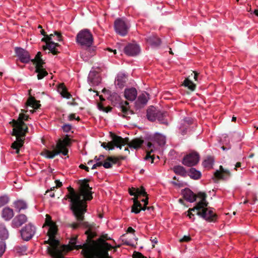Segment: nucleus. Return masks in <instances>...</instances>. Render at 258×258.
<instances>
[{"mask_svg": "<svg viewBox=\"0 0 258 258\" xmlns=\"http://www.w3.org/2000/svg\"><path fill=\"white\" fill-rule=\"evenodd\" d=\"M22 113L19 114L18 119L16 120L13 119L10 122L13 127L12 135L16 137V141L14 142L11 148L16 150L15 153L18 154L20 152V149L24 144L25 137L26 133L28 132V128L24 120H27L28 116L25 114L27 110L21 109Z\"/></svg>", "mask_w": 258, "mask_h": 258, "instance_id": "1", "label": "nucleus"}, {"mask_svg": "<svg viewBox=\"0 0 258 258\" xmlns=\"http://www.w3.org/2000/svg\"><path fill=\"white\" fill-rule=\"evenodd\" d=\"M91 227L88 228L89 229L86 231L85 234L87 235V237L86 242L83 244L77 245V236H73L70 240V244L74 249H83L82 253L85 258H96L97 250L94 247V245L92 241H94L93 239L96 237L97 234L96 232H92L91 229L95 225L94 223L90 224Z\"/></svg>", "mask_w": 258, "mask_h": 258, "instance_id": "2", "label": "nucleus"}, {"mask_svg": "<svg viewBox=\"0 0 258 258\" xmlns=\"http://www.w3.org/2000/svg\"><path fill=\"white\" fill-rule=\"evenodd\" d=\"M197 198L201 199L200 201L196 203L190 210L197 211V215L203 218L209 222H216L218 219V215L213 211V208L208 207L209 203L207 201V194L205 192H199Z\"/></svg>", "mask_w": 258, "mask_h": 258, "instance_id": "3", "label": "nucleus"}, {"mask_svg": "<svg viewBox=\"0 0 258 258\" xmlns=\"http://www.w3.org/2000/svg\"><path fill=\"white\" fill-rule=\"evenodd\" d=\"M112 240L115 243L114 239H112L107 234L102 233L96 241H92L94 247L97 250L96 258H112L108 253V251L112 249V246L106 242V240Z\"/></svg>", "mask_w": 258, "mask_h": 258, "instance_id": "4", "label": "nucleus"}, {"mask_svg": "<svg viewBox=\"0 0 258 258\" xmlns=\"http://www.w3.org/2000/svg\"><path fill=\"white\" fill-rule=\"evenodd\" d=\"M45 244H49L50 246H48L47 250L49 254L53 258H63V253H66L71 250V246L70 242L68 245H60L59 240L55 238H50L48 240L44 241Z\"/></svg>", "mask_w": 258, "mask_h": 258, "instance_id": "5", "label": "nucleus"}, {"mask_svg": "<svg viewBox=\"0 0 258 258\" xmlns=\"http://www.w3.org/2000/svg\"><path fill=\"white\" fill-rule=\"evenodd\" d=\"M89 180L87 179L80 180V186L78 192H76L71 186L67 187V189H69L72 194L77 196V198H79L81 201H82L83 205L86 209L87 207V201H91L93 199V192L91 191L92 188L89 186Z\"/></svg>", "mask_w": 258, "mask_h": 258, "instance_id": "6", "label": "nucleus"}, {"mask_svg": "<svg viewBox=\"0 0 258 258\" xmlns=\"http://www.w3.org/2000/svg\"><path fill=\"white\" fill-rule=\"evenodd\" d=\"M69 194H67L63 200L70 199L71 202V210L72 211L77 220L82 221L84 219V214L87 209L83 205V203L81 199L77 198V196L71 194L70 190L68 189Z\"/></svg>", "mask_w": 258, "mask_h": 258, "instance_id": "7", "label": "nucleus"}, {"mask_svg": "<svg viewBox=\"0 0 258 258\" xmlns=\"http://www.w3.org/2000/svg\"><path fill=\"white\" fill-rule=\"evenodd\" d=\"M54 35L57 36V41H60L62 40L61 33L54 31L53 34L47 35L46 37L42 38L41 41L46 43V44L42 46L44 50L48 49L49 50V53H51L53 55H57L60 52L59 48L60 47V45L58 43H55L51 40L52 37Z\"/></svg>", "mask_w": 258, "mask_h": 258, "instance_id": "8", "label": "nucleus"}, {"mask_svg": "<svg viewBox=\"0 0 258 258\" xmlns=\"http://www.w3.org/2000/svg\"><path fill=\"white\" fill-rule=\"evenodd\" d=\"M52 148L53 149L52 151L44 149L41 152L40 155L46 158L53 159L55 156L61 153L64 156L67 155V157H69L68 155L69 150L67 148L66 145L62 142V140L59 139L55 147L53 145Z\"/></svg>", "mask_w": 258, "mask_h": 258, "instance_id": "9", "label": "nucleus"}, {"mask_svg": "<svg viewBox=\"0 0 258 258\" xmlns=\"http://www.w3.org/2000/svg\"><path fill=\"white\" fill-rule=\"evenodd\" d=\"M157 142L159 145L162 146L165 144V137L159 134H155L153 137L151 138V141H149L147 143V148L148 150L147 151V155L145 157V160H151L152 163L154 162V156H151V153L154 151L155 149L154 144L152 142Z\"/></svg>", "mask_w": 258, "mask_h": 258, "instance_id": "10", "label": "nucleus"}, {"mask_svg": "<svg viewBox=\"0 0 258 258\" xmlns=\"http://www.w3.org/2000/svg\"><path fill=\"white\" fill-rule=\"evenodd\" d=\"M110 135L112 141L108 143L103 142L101 144V146L105 149L112 150L115 147L121 149L122 146L125 145V143L127 142L128 139H123L121 137L117 136L111 132L110 133Z\"/></svg>", "mask_w": 258, "mask_h": 258, "instance_id": "11", "label": "nucleus"}, {"mask_svg": "<svg viewBox=\"0 0 258 258\" xmlns=\"http://www.w3.org/2000/svg\"><path fill=\"white\" fill-rule=\"evenodd\" d=\"M76 41L82 46H91L93 42V35L89 30L84 29L77 34Z\"/></svg>", "mask_w": 258, "mask_h": 258, "instance_id": "12", "label": "nucleus"}, {"mask_svg": "<svg viewBox=\"0 0 258 258\" xmlns=\"http://www.w3.org/2000/svg\"><path fill=\"white\" fill-rule=\"evenodd\" d=\"M22 238L25 241H29L34 235L36 232L35 227L31 223H29L24 227L20 231Z\"/></svg>", "mask_w": 258, "mask_h": 258, "instance_id": "13", "label": "nucleus"}, {"mask_svg": "<svg viewBox=\"0 0 258 258\" xmlns=\"http://www.w3.org/2000/svg\"><path fill=\"white\" fill-rule=\"evenodd\" d=\"M114 29L116 32L119 35L124 36L128 30V26L122 19H117L114 22Z\"/></svg>", "mask_w": 258, "mask_h": 258, "instance_id": "14", "label": "nucleus"}, {"mask_svg": "<svg viewBox=\"0 0 258 258\" xmlns=\"http://www.w3.org/2000/svg\"><path fill=\"white\" fill-rule=\"evenodd\" d=\"M200 156L195 152L186 155L183 159L182 163L187 166L191 167L196 165L199 161Z\"/></svg>", "mask_w": 258, "mask_h": 258, "instance_id": "15", "label": "nucleus"}, {"mask_svg": "<svg viewBox=\"0 0 258 258\" xmlns=\"http://www.w3.org/2000/svg\"><path fill=\"white\" fill-rule=\"evenodd\" d=\"M15 52L22 62L28 63L30 60V54L25 49L20 47H16L15 48Z\"/></svg>", "mask_w": 258, "mask_h": 258, "instance_id": "16", "label": "nucleus"}, {"mask_svg": "<svg viewBox=\"0 0 258 258\" xmlns=\"http://www.w3.org/2000/svg\"><path fill=\"white\" fill-rule=\"evenodd\" d=\"M230 176V172L225 169L222 165L220 166L219 170H216L214 173V176L217 179L227 180Z\"/></svg>", "mask_w": 258, "mask_h": 258, "instance_id": "17", "label": "nucleus"}, {"mask_svg": "<svg viewBox=\"0 0 258 258\" xmlns=\"http://www.w3.org/2000/svg\"><path fill=\"white\" fill-rule=\"evenodd\" d=\"M133 200L134 204L132 207V212L135 214L139 213L141 210L145 211L146 209L150 210V209H153V207H147V205L145 204L144 206L142 207L137 198H134Z\"/></svg>", "mask_w": 258, "mask_h": 258, "instance_id": "18", "label": "nucleus"}, {"mask_svg": "<svg viewBox=\"0 0 258 258\" xmlns=\"http://www.w3.org/2000/svg\"><path fill=\"white\" fill-rule=\"evenodd\" d=\"M140 51L139 46L136 44H128L124 48V53L128 56L137 55Z\"/></svg>", "mask_w": 258, "mask_h": 258, "instance_id": "19", "label": "nucleus"}, {"mask_svg": "<svg viewBox=\"0 0 258 258\" xmlns=\"http://www.w3.org/2000/svg\"><path fill=\"white\" fill-rule=\"evenodd\" d=\"M27 221V217L24 214L16 216L12 222V226L14 228H18Z\"/></svg>", "mask_w": 258, "mask_h": 258, "instance_id": "20", "label": "nucleus"}, {"mask_svg": "<svg viewBox=\"0 0 258 258\" xmlns=\"http://www.w3.org/2000/svg\"><path fill=\"white\" fill-rule=\"evenodd\" d=\"M86 48L83 49L81 53V57L85 61H87L89 58L94 56L95 54V49L94 47L91 46H86Z\"/></svg>", "mask_w": 258, "mask_h": 258, "instance_id": "21", "label": "nucleus"}, {"mask_svg": "<svg viewBox=\"0 0 258 258\" xmlns=\"http://www.w3.org/2000/svg\"><path fill=\"white\" fill-rule=\"evenodd\" d=\"M128 139L127 142L125 143V145H127L130 148H134L135 149H138L140 148L144 143V141L139 138H135L132 140L131 141H130V140L128 138H123V139Z\"/></svg>", "mask_w": 258, "mask_h": 258, "instance_id": "22", "label": "nucleus"}, {"mask_svg": "<svg viewBox=\"0 0 258 258\" xmlns=\"http://www.w3.org/2000/svg\"><path fill=\"white\" fill-rule=\"evenodd\" d=\"M184 199L187 201L193 203L196 201L197 196L189 188H185L182 190Z\"/></svg>", "mask_w": 258, "mask_h": 258, "instance_id": "23", "label": "nucleus"}, {"mask_svg": "<svg viewBox=\"0 0 258 258\" xmlns=\"http://www.w3.org/2000/svg\"><path fill=\"white\" fill-rule=\"evenodd\" d=\"M149 100L148 94L147 93H142L140 95L136 101V106L138 108L144 107L147 103Z\"/></svg>", "mask_w": 258, "mask_h": 258, "instance_id": "24", "label": "nucleus"}, {"mask_svg": "<svg viewBox=\"0 0 258 258\" xmlns=\"http://www.w3.org/2000/svg\"><path fill=\"white\" fill-rule=\"evenodd\" d=\"M124 94V97L127 100L133 101L137 98V91L135 88L126 89Z\"/></svg>", "mask_w": 258, "mask_h": 258, "instance_id": "25", "label": "nucleus"}, {"mask_svg": "<svg viewBox=\"0 0 258 258\" xmlns=\"http://www.w3.org/2000/svg\"><path fill=\"white\" fill-rule=\"evenodd\" d=\"M120 105L121 110L123 114V116L124 117H128V115L134 114V112L130 109L129 103L127 101H122Z\"/></svg>", "mask_w": 258, "mask_h": 258, "instance_id": "26", "label": "nucleus"}, {"mask_svg": "<svg viewBox=\"0 0 258 258\" xmlns=\"http://www.w3.org/2000/svg\"><path fill=\"white\" fill-rule=\"evenodd\" d=\"M159 111V110L157 109L156 108L153 106H151L147 110V118L151 121H155L156 120Z\"/></svg>", "mask_w": 258, "mask_h": 258, "instance_id": "27", "label": "nucleus"}, {"mask_svg": "<svg viewBox=\"0 0 258 258\" xmlns=\"http://www.w3.org/2000/svg\"><path fill=\"white\" fill-rule=\"evenodd\" d=\"M148 43L154 47L159 46L161 44V40L155 35L150 36L146 38Z\"/></svg>", "mask_w": 258, "mask_h": 258, "instance_id": "28", "label": "nucleus"}, {"mask_svg": "<svg viewBox=\"0 0 258 258\" xmlns=\"http://www.w3.org/2000/svg\"><path fill=\"white\" fill-rule=\"evenodd\" d=\"M2 217L6 221H9L14 215L13 210L9 207H5L2 211Z\"/></svg>", "mask_w": 258, "mask_h": 258, "instance_id": "29", "label": "nucleus"}, {"mask_svg": "<svg viewBox=\"0 0 258 258\" xmlns=\"http://www.w3.org/2000/svg\"><path fill=\"white\" fill-rule=\"evenodd\" d=\"M39 103V101L36 100L34 97L30 96L26 102L25 106L26 107L29 106L32 107L34 109H38L41 106Z\"/></svg>", "mask_w": 258, "mask_h": 258, "instance_id": "30", "label": "nucleus"}, {"mask_svg": "<svg viewBox=\"0 0 258 258\" xmlns=\"http://www.w3.org/2000/svg\"><path fill=\"white\" fill-rule=\"evenodd\" d=\"M58 91L63 98L69 99L72 97V95L68 91L66 87L63 83L58 85Z\"/></svg>", "mask_w": 258, "mask_h": 258, "instance_id": "31", "label": "nucleus"}, {"mask_svg": "<svg viewBox=\"0 0 258 258\" xmlns=\"http://www.w3.org/2000/svg\"><path fill=\"white\" fill-rule=\"evenodd\" d=\"M35 72L38 74L37 78L38 80L43 79L48 75V73L43 68V65L42 66H35Z\"/></svg>", "mask_w": 258, "mask_h": 258, "instance_id": "32", "label": "nucleus"}, {"mask_svg": "<svg viewBox=\"0 0 258 258\" xmlns=\"http://www.w3.org/2000/svg\"><path fill=\"white\" fill-rule=\"evenodd\" d=\"M49 229L47 232V235L50 238H55V235L57 232V227L56 224L49 225Z\"/></svg>", "mask_w": 258, "mask_h": 258, "instance_id": "33", "label": "nucleus"}, {"mask_svg": "<svg viewBox=\"0 0 258 258\" xmlns=\"http://www.w3.org/2000/svg\"><path fill=\"white\" fill-rule=\"evenodd\" d=\"M42 54L41 52L39 51L37 52L35 58L31 59V61L33 64H35V66H42L45 63L44 60L41 58Z\"/></svg>", "mask_w": 258, "mask_h": 258, "instance_id": "34", "label": "nucleus"}, {"mask_svg": "<svg viewBox=\"0 0 258 258\" xmlns=\"http://www.w3.org/2000/svg\"><path fill=\"white\" fill-rule=\"evenodd\" d=\"M188 175L194 179H199L201 177V172L195 168H191L189 169Z\"/></svg>", "mask_w": 258, "mask_h": 258, "instance_id": "35", "label": "nucleus"}, {"mask_svg": "<svg viewBox=\"0 0 258 258\" xmlns=\"http://www.w3.org/2000/svg\"><path fill=\"white\" fill-rule=\"evenodd\" d=\"M83 220L84 219L82 220V221H79L77 220V221H79V223H72L70 225V227H72L73 229H77L80 226V225H81L85 228H90L91 225H90V224L88 222H83Z\"/></svg>", "mask_w": 258, "mask_h": 258, "instance_id": "36", "label": "nucleus"}, {"mask_svg": "<svg viewBox=\"0 0 258 258\" xmlns=\"http://www.w3.org/2000/svg\"><path fill=\"white\" fill-rule=\"evenodd\" d=\"M103 166L105 168H110L112 167V164L110 162L107 160V159L104 162H98L96 164H94L92 167V169L97 168L98 167Z\"/></svg>", "mask_w": 258, "mask_h": 258, "instance_id": "37", "label": "nucleus"}, {"mask_svg": "<svg viewBox=\"0 0 258 258\" xmlns=\"http://www.w3.org/2000/svg\"><path fill=\"white\" fill-rule=\"evenodd\" d=\"M9 237L8 230L4 224H0V238L2 239H7Z\"/></svg>", "mask_w": 258, "mask_h": 258, "instance_id": "38", "label": "nucleus"}, {"mask_svg": "<svg viewBox=\"0 0 258 258\" xmlns=\"http://www.w3.org/2000/svg\"><path fill=\"white\" fill-rule=\"evenodd\" d=\"M173 170L176 174L180 175L182 176H185L186 175V172L185 169L181 166H175Z\"/></svg>", "mask_w": 258, "mask_h": 258, "instance_id": "39", "label": "nucleus"}, {"mask_svg": "<svg viewBox=\"0 0 258 258\" xmlns=\"http://www.w3.org/2000/svg\"><path fill=\"white\" fill-rule=\"evenodd\" d=\"M14 205L15 208L19 210V212H20L21 210H24L27 208V204L26 202L22 200L16 201L14 203Z\"/></svg>", "mask_w": 258, "mask_h": 258, "instance_id": "40", "label": "nucleus"}, {"mask_svg": "<svg viewBox=\"0 0 258 258\" xmlns=\"http://www.w3.org/2000/svg\"><path fill=\"white\" fill-rule=\"evenodd\" d=\"M183 85L185 87L188 88L190 91H193L196 89V85L195 84L191 81L188 79V78H186L184 82Z\"/></svg>", "mask_w": 258, "mask_h": 258, "instance_id": "41", "label": "nucleus"}, {"mask_svg": "<svg viewBox=\"0 0 258 258\" xmlns=\"http://www.w3.org/2000/svg\"><path fill=\"white\" fill-rule=\"evenodd\" d=\"M214 159L211 156H208L203 162V165L204 167L211 168L213 164Z\"/></svg>", "mask_w": 258, "mask_h": 258, "instance_id": "42", "label": "nucleus"}, {"mask_svg": "<svg viewBox=\"0 0 258 258\" xmlns=\"http://www.w3.org/2000/svg\"><path fill=\"white\" fill-rule=\"evenodd\" d=\"M125 158V157L122 156H119L118 157H115V156H108L107 158V160H108L110 163L112 164H116L117 163L119 160H124Z\"/></svg>", "mask_w": 258, "mask_h": 258, "instance_id": "43", "label": "nucleus"}, {"mask_svg": "<svg viewBox=\"0 0 258 258\" xmlns=\"http://www.w3.org/2000/svg\"><path fill=\"white\" fill-rule=\"evenodd\" d=\"M165 112H161L160 110L159 113L157 115L156 119H157L160 122L163 124H167V121L165 120L164 118L165 116Z\"/></svg>", "mask_w": 258, "mask_h": 258, "instance_id": "44", "label": "nucleus"}, {"mask_svg": "<svg viewBox=\"0 0 258 258\" xmlns=\"http://www.w3.org/2000/svg\"><path fill=\"white\" fill-rule=\"evenodd\" d=\"M15 250L20 254H24L27 250V247L25 246H17L15 247Z\"/></svg>", "mask_w": 258, "mask_h": 258, "instance_id": "45", "label": "nucleus"}, {"mask_svg": "<svg viewBox=\"0 0 258 258\" xmlns=\"http://www.w3.org/2000/svg\"><path fill=\"white\" fill-rule=\"evenodd\" d=\"M139 196H147V194L143 186L141 188H137V197L138 198Z\"/></svg>", "mask_w": 258, "mask_h": 258, "instance_id": "46", "label": "nucleus"}, {"mask_svg": "<svg viewBox=\"0 0 258 258\" xmlns=\"http://www.w3.org/2000/svg\"><path fill=\"white\" fill-rule=\"evenodd\" d=\"M9 201V198L7 196L0 197V207L7 204Z\"/></svg>", "mask_w": 258, "mask_h": 258, "instance_id": "47", "label": "nucleus"}, {"mask_svg": "<svg viewBox=\"0 0 258 258\" xmlns=\"http://www.w3.org/2000/svg\"><path fill=\"white\" fill-rule=\"evenodd\" d=\"M62 142L66 145V146H70L71 145V140L70 139L68 135H66L64 138L62 140Z\"/></svg>", "mask_w": 258, "mask_h": 258, "instance_id": "48", "label": "nucleus"}, {"mask_svg": "<svg viewBox=\"0 0 258 258\" xmlns=\"http://www.w3.org/2000/svg\"><path fill=\"white\" fill-rule=\"evenodd\" d=\"M54 224L51 220V217L50 215H46L45 224L47 226Z\"/></svg>", "mask_w": 258, "mask_h": 258, "instance_id": "49", "label": "nucleus"}, {"mask_svg": "<svg viewBox=\"0 0 258 258\" xmlns=\"http://www.w3.org/2000/svg\"><path fill=\"white\" fill-rule=\"evenodd\" d=\"M133 258H147L143 255L141 252L134 251L133 254Z\"/></svg>", "mask_w": 258, "mask_h": 258, "instance_id": "50", "label": "nucleus"}, {"mask_svg": "<svg viewBox=\"0 0 258 258\" xmlns=\"http://www.w3.org/2000/svg\"><path fill=\"white\" fill-rule=\"evenodd\" d=\"M188 126L182 124L181 125L180 127V130L181 131V133L182 135H184L187 133V131L188 130Z\"/></svg>", "mask_w": 258, "mask_h": 258, "instance_id": "51", "label": "nucleus"}, {"mask_svg": "<svg viewBox=\"0 0 258 258\" xmlns=\"http://www.w3.org/2000/svg\"><path fill=\"white\" fill-rule=\"evenodd\" d=\"M128 192L130 195L134 196V198H138L137 197V188L135 187H132L131 188L128 189Z\"/></svg>", "mask_w": 258, "mask_h": 258, "instance_id": "52", "label": "nucleus"}, {"mask_svg": "<svg viewBox=\"0 0 258 258\" xmlns=\"http://www.w3.org/2000/svg\"><path fill=\"white\" fill-rule=\"evenodd\" d=\"M62 128L64 132L68 133L71 130L72 126L69 124H65L62 126Z\"/></svg>", "mask_w": 258, "mask_h": 258, "instance_id": "53", "label": "nucleus"}, {"mask_svg": "<svg viewBox=\"0 0 258 258\" xmlns=\"http://www.w3.org/2000/svg\"><path fill=\"white\" fill-rule=\"evenodd\" d=\"M192 123V120L190 118H185L183 120V122L182 123V124L185 125L189 126L190 124Z\"/></svg>", "mask_w": 258, "mask_h": 258, "instance_id": "54", "label": "nucleus"}, {"mask_svg": "<svg viewBox=\"0 0 258 258\" xmlns=\"http://www.w3.org/2000/svg\"><path fill=\"white\" fill-rule=\"evenodd\" d=\"M191 237L189 236L184 235L181 239L179 240L181 242H188L190 241Z\"/></svg>", "mask_w": 258, "mask_h": 258, "instance_id": "55", "label": "nucleus"}, {"mask_svg": "<svg viewBox=\"0 0 258 258\" xmlns=\"http://www.w3.org/2000/svg\"><path fill=\"white\" fill-rule=\"evenodd\" d=\"M55 188V187H53L52 188H51L50 189V190H47L46 191V193H48L49 192L50 194H49V196L51 198H54L55 197V194L54 192H52L51 191L52 190H54V189Z\"/></svg>", "mask_w": 258, "mask_h": 258, "instance_id": "56", "label": "nucleus"}, {"mask_svg": "<svg viewBox=\"0 0 258 258\" xmlns=\"http://www.w3.org/2000/svg\"><path fill=\"white\" fill-rule=\"evenodd\" d=\"M98 109L100 110H101L102 111H103L104 110H105V107H104L103 105L102 104V103H98Z\"/></svg>", "mask_w": 258, "mask_h": 258, "instance_id": "57", "label": "nucleus"}, {"mask_svg": "<svg viewBox=\"0 0 258 258\" xmlns=\"http://www.w3.org/2000/svg\"><path fill=\"white\" fill-rule=\"evenodd\" d=\"M79 167L81 169L85 170L87 172H89V168L87 166H85V165H84L83 164H80V166H79Z\"/></svg>", "mask_w": 258, "mask_h": 258, "instance_id": "58", "label": "nucleus"}, {"mask_svg": "<svg viewBox=\"0 0 258 258\" xmlns=\"http://www.w3.org/2000/svg\"><path fill=\"white\" fill-rule=\"evenodd\" d=\"M191 208H189L188 210V216L189 217V218L190 219H192V217L194 216V214H193L192 213V212H194L193 211H191V210H190ZM195 212H196V211H195Z\"/></svg>", "mask_w": 258, "mask_h": 258, "instance_id": "59", "label": "nucleus"}, {"mask_svg": "<svg viewBox=\"0 0 258 258\" xmlns=\"http://www.w3.org/2000/svg\"><path fill=\"white\" fill-rule=\"evenodd\" d=\"M194 74V78L196 81H198V77L199 76V73L195 71H193L192 73L191 74V75H192Z\"/></svg>", "mask_w": 258, "mask_h": 258, "instance_id": "60", "label": "nucleus"}, {"mask_svg": "<svg viewBox=\"0 0 258 258\" xmlns=\"http://www.w3.org/2000/svg\"><path fill=\"white\" fill-rule=\"evenodd\" d=\"M55 182L56 183L55 187H60L62 186V182H60L59 180H55Z\"/></svg>", "mask_w": 258, "mask_h": 258, "instance_id": "61", "label": "nucleus"}, {"mask_svg": "<svg viewBox=\"0 0 258 258\" xmlns=\"http://www.w3.org/2000/svg\"><path fill=\"white\" fill-rule=\"evenodd\" d=\"M126 232L127 233H132L135 235L134 233L135 232V230L131 227H129L127 228Z\"/></svg>", "mask_w": 258, "mask_h": 258, "instance_id": "62", "label": "nucleus"}, {"mask_svg": "<svg viewBox=\"0 0 258 258\" xmlns=\"http://www.w3.org/2000/svg\"><path fill=\"white\" fill-rule=\"evenodd\" d=\"M104 156L103 155H100L99 157H97V156H95L94 158V160L99 161L100 160H102L104 158Z\"/></svg>", "mask_w": 258, "mask_h": 258, "instance_id": "63", "label": "nucleus"}, {"mask_svg": "<svg viewBox=\"0 0 258 258\" xmlns=\"http://www.w3.org/2000/svg\"><path fill=\"white\" fill-rule=\"evenodd\" d=\"M112 107L108 106L106 107H105V110L103 111V112H105L106 113H108L109 112H110L111 110H112Z\"/></svg>", "mask_w": 258, "mask_h": 258, "instance_id": "64", "label": "nucleus"}]
</instances>
